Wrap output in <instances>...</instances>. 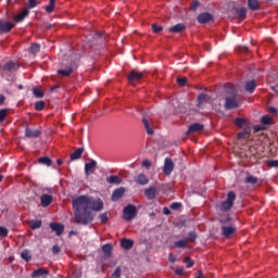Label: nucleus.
Masks as SVG:
<instances>
[{"label":"nucleus","instance_id":"f257e3e1","mask_svg":"<svg viewBox=\"0 0 278 278\" xmlns=\"http://www.w3.org/2000/svg\"><path fill=\"white\" fill-rule=\"evenodd\" d=\"M72 210L76 225H89L94 220L92 212L103 210V201L101 199L93 200L89 195H78L72 200Z\"/></svg>","mask_w":278,"mask_h":278},{"label":"nucleus","instance_id":"f03ea898","mask_svg":"<svg viewBox=\"0 0 278 278\" xmlns=\"http://www.w3.org/2000/svg\"><path fill=\"white\" fill-rule=\"evenodd\" d=\"M233 203H236V192L229 191L227 193V199L220 204V211L229 212V210L233 207Z\"/></svg>","mask_w":278,"mask_h":278},{"label":"nucleus","instance_id":"7ed1b4c3","mask_svg":"<svg viewBox=\"0 0 278 278\" xmlns=\"http://www.w3.org/2000/svg\"><path fill=\"white\" fill-rule=\"evenodd\" d=\"M138 216V208H136V205L134 204H128L126 207L123 210V218L124 220H134Z\"/></svg>","mask_w":278,"mask_h":278},{"label":"nucleus","instance_id":"20e7f679","mask_svg":"<svg viewBox=\"0 0 278 278\" xmlns=\"http://www.w3.org/2000/svg\"><path fill=\"white\" fill-rule=\"evenodd\" d=\"M224 108L225 110H236L240 108V100H238V96H227Z\"/></svg>","mask_w":278,"mask_h":278},{"label":"nucleus","instance_id":"39448f33","mask_svg":"<svg viewBox=\"0 0 278 278\" xmlns=\"http://www.w3.org/2000/svg\"><path fill=\"white\" fill-rule=\"evenodd\" d=\"M220 229H222V236H224V238H226L227 240H229V238H231L233 233L238 231V228H236V226L233 225L222 226Z\"/></svg>","mask_w":278,"mask_h":278},{"label":"nucleus","instance_id":"423d86ee","mask_svg":"<svg viewBox=\"0 0 278 278\" xmlns=\"http://www.w3.org/2000/svg\"><path fill=\"white\" fill-rule=\"evenodd\" d=\"M14 27V23L0 20V34H10Z\"/></svg>","mask_w":278,"mask_h":278},{"label":"nucleus","instance_id":"0eeeda50","mask_svg":"<svg viewBox=\"0 0 278 278\" xmlns=\"http://www.w3.org/2000/svg\"><path fill=\"white\" fill-rule=\"evenodd\" d=\"M77 68V63L72 62L65 70H59L58 74L62 75V77H68L73 75V72L76 71Z\"/></svg>","mask_w":278,"mask_h":278},{"label":"nucleus","instance_id":"6e6552de","mask_svg":"<svg viewBox=\"0 0 278 278\" xmlns=\"http://www.w3.org/2000/svg\"><path fill=\"white\" fill-rule=\"evenodd\" d=\"M173 170H175V163L173 162V159L166 157L165 163H164L163 173H164V175H166L168 177L170 175V173H173Z\"/></svg>","mask_w":278,"mask_h":278},{"label":"nucleus","instance_id":"1a4fd4ad","mask_svg":"<svg viewBox=\"0 0 278 278\" xmlns=\"http://www.w3.org/2000/svg\"><path fill=\"white\" fill-rule=\"evenodd\" d=\"M142 77H144V72H138L136 70H132L128 74L127 79H128V81H140V79H142Z\"/></svg>","mask_w":278,"mask_h":278},{"label":"nucleus","instance_id":"9d476101","mask_svg":"<svg viewBox=\"0 0 278 278\" xmlns=\"http://www.w3.org/2000/svg\"><path fill=\"white\" fill-rule=\"evenodd\" d=\"M97 170V161L90 160L89 163L85 164V175L88 177L89 175H92Z\"/></svg>","mask_w":278,"mask_h":278},{"label":"nucleus","instance_id":"9b49d317","mask_svg":"<svg viewBox=\"0 0 278 278\" xmlns=\"http://www.w3.org/2000/svg\"><path fill=\"white\" fill-rule=\"evenodd\" d=\"M142 123L144 126V129L147 130L148 136H153V124L151 123V118L144 116L142 117Z\"/></svg>","mask_w":278,"mask_h":278},{"label":"nucleus","instance_id":"f8f14e48","mask_svg":"<svg viewBox=\"0 0 278 278\" xmlns=\"http://www.w3.org/2000/svg\"><path fill=\"white\" fill-rule=\"evenodd\" d=\"M203 129H205V126L201 123H195V124H191L189 127H188V130H187V134L190 135V134H197L199 131H203Z\"/></svg>","mask_w":278,"mask_h":278},{"label":"nucleus","instance_id":"ddd939ff","mask_svg":"<svg viewBox=\"0 0 278 278\" xmlns=\"http://www.w3.org/2000/svg\"><path fill=\"white\" fill-rule=\"evenodd\" d=\"M214 16L211 13L204 12L198 15V23L205 25V23H210Z\"/></svg>","mask_w":278,"mask_h":278},{"label":"nucleus","instance_id":"4468645a","mask_svg":"<svg viewBox=\"0 0 278 278\" xmlns=\"http://www.w3.org/2000/svg\"><path fill=\"white\" fill-rule=\"evenodd\" d=\"M50 229L56 233V236H62L64 233V225L60 223H50Z\"/></svg>","mask_w":278,"mask_h":278},{"label":"nucleus","instance_id":"2eb2a0df","mask_svg":"<svg viewBox=\"0 0 278 278\" xmlns=\"http://www.w3.org/2000/svg\"><path fill=\"white\" fill-rule=\"evenodd\" d=\"M144 197H147V199L149 201H153V199H155V197H157V188L150 187V188L146 189Z\"/></svg>","mask_w":278,"mask_h":278},{"label":"nucleus","instance_id":"dca6fc26","mask_svg":"<svg viewBox=\"0 0 278 278\" xmlns=\"http://www.w3.org/2000/svg\"><path fill=\"white\" fill-rule=\"evenodd\" d=\"M40 201L42 207H49V205L53 203V195L45 193L40 197Z\"/></svg>","mask_w":278,"mask_h":278},{"label":"nucleus","instance_id":"f3484780","mask_svg":"<svg viewBox=\"0 0 278 278\" xmlns=\"http://www.w3.org/2000/svg\"><path fill=\"white\" fill-rule=\"evenodd\" d=\"M124 194H125V187L115 189L112 193V201H118L119 199H123Z\"/></svg>","mask_w":278,"mask_h":278},{"label":"nucleus","instance_id":"a211bd4d","mask_svg":"<svg viewBox=\"0 0 278 278\" xmlns=\"http://www.w3.org/2000/svg\"><path fill=\"white\" fill-rule=\"evenodd\" d=\"M169 34H181V31H186V25L176 24L168 28Z\"/></svg>","mask_w":278,"mask_h":278},{"label":"nucleus","instance_id":"6ab92c4d","mask_svg":"<svg viewBox=\"0 0 278 278\" xmlns=\"http://www.w3.org/2000/svg\"><path fill=\"white\" fill-rule=\"evenodd\" d=\"M49 270L45 268H38L30 275L31 278H40V277H48Z\"/></svg>","mask_w":278,"mask_h":278},{"label":"nucleus","instance_id":"aec40b11","mask_svg":"<svg viewBox=\"0 0 278 278\" xmlns=\"http://www.w3.org/2000/svg\"><path fill=\"white\" fill-rule=\"evenodd\" d=\"M121 247L125 251H129L130 249H134V240L124 238L121 241Z\"/></svg>","mask_w":278,"mask_h":278},{"label":"nucleus","instance_id":"412c9836","mask_svg":"<svg viewBox=\"0 0 278 278\" xmlns=\"http://www.w3.org/2000/svg\"><path fill=\"white\" fill-rule=\"evenodd\" d=\"M256 88H257V83L255 80H248L245 83V91L250 92V94H253Z\"/></svg>","mask_w":278,"mask_h":278},{"label":"nucleus","instance_id":"4be33fe9","mask_svg":"<svg viewBox=\"0 0 278 278\" xmlns=\"http://www.w3.org/2000/svg\"><path fill=\"white\" fill-rule=\"evenodd\" d=\"M197 101L199 108H203L204 103H210V96L207 93H201L200 96H198Z\"/></svg>","mask_w":278,"mask_h":278},{"label":"nucleus","instance_id":"5701e85b","mask_svg":"<svg viewBox=\"0 0 278 278\" xmlns=\"http://www.w3.org/2000/svg\"><path fill=\"white\" fill-rule=\"evenodd\" d=\"M27 16H29V11L27 9H25L14 17V22L23 23V21H25V18H27Z\"/></svg>","mask_w":278,"mask_h":278},{"label":"nucleus","instance_id":"b1692460","mask_svg":"<svg viewBox=\"0 0 278 278\" xmlns=\"http://www.w3.org/2000/svg\"><path fill=\"white\" fill-rule=\"evenodd\" d=\"M25 136H26V138H39L40 130L31 129V128H26L25 129Z\"/></svg>","mask_w":278,"mask_h":278},{"label":"nucleus","instance_id":"393cba45","mask_svg":"<svg viewBox=\"0 0 278 278\" xmlns=\"http://www.w3.org/2000/svg\"><path fill=\"white\" fill-rule=\"evenodd\" d=\"M135 181L139 186H147V184H149V178H147V175L144 174H139L137 177H135Z\"/></svg>","mask_w":278,"mask_h":278},{"label":"nucleus","instance_id":"a878e982","mask_svg":"<svg viewBox=\"0 0 278 278\" xmlns=\"http://www.w3.org/2000/svg\"><path fill=\"white\" fill-rule=\"evenodd\" d=\"M225 91L227 92V94H230V97H236L238 90L236 89V86H233V84H226L225 85Z\"/></svg>","mask_w":278,"mask_h":278},{"label":"nucleus","instance_id":"bb28decb","mask_svg":"<svg viewBox=\"0 0 278 278\" xmlns=\"http://www.w3.org/2000/svg\"><path fill=\"white\" fill-rule=\"evenodd\" d=\"M248 8L252 12L260 10V1L258 0H248Z\"/></svg>","mask_w":278,"mask_h":278},{"label":"nucleus","instance_id":"cd10ccee","mask_svg":"<svg viewBox=\"0 0 278 278\" xmlns=\"http://www.w3.org/2000/svg\"><path fill=\"white\" fill-rule=\"evenodd\" d=\"M235 12L239 18V21H244L247 18V9L245 8H237L235 9Z\"/></svg>","mask_w":278,"mask_h":278},{"label":"nucleus","instance_id":"c85d7f7f","mask_svg":"<svg viewBox=\"0 0 278 278\" xmlns=\"http://www.w3.org/2000/svg\"><path fill=\"white\" fill-rule=\"evenodd\" d=\"M112 244L111 243H106L104 245H102V251L104 253V257H112Z\"/></svg>","mask_w":278,"mask_h":278},{"label":"nucleus","instance_id":"c756f323","mask_svg":"<svg viewBox=\"0 0 278 278\" xmlns=\"http://www.w3.org/2000/svg\"><path fill=\"white\" fill-rule=\"evenodd\" d=\"M83 153H84V148H78L76 151H74L71 154V160L72 161L79 160L81 157Z\"/></svg>","mask_w":278,"mask_h":278},{"label":"nucleus","instance_id":"7c9ffc66","mask_svg":"<svg viewBox=\"0 0 278 278\" xmlns=\"http://www.w3.org/2000/svg\"><path fill=\"white\" fill-rule=\"evenodd\" d=\"M38 163L42 164L43 166H51V164H53V161H51V157L49 156H42L38 159Z\"/></svg>","mask_w":278,"mask_h":278},{"label":"nucleus","instance_id":"2f4dec72","mask_svg":"<svg viewBox=\"0 0 278 278\" xmlns=\"http://www.w3.org/2000/svg\"><path fill=\"white\" fill-rule=\"evenodd\" d=\"M108 184H114L115 186H118L122 184V179L118 176H110L109 178H106Z\"/></svg>","mask_w":278,"mask_h":278},{"label":"nucleus","instance_id":"473e14b6","mask_svg":"<svg viewBox=\"0 0 278 278\" xmlns=\"http://www.w3.org/2000/svg\"><path fill=\"white\" fill-rule=\"evenodd\" d=\"M29 227L33 230L40 229V227H42V220H40V219L30 220L29 222Z\"/></svg>","mask_w":278,"mask_h":278},{"label":"nucleus","instance_id":"72a5a7b5","mask_svg":"<svg viewBox=\"0 0 278 278\" xmlns=\"http://www.w3.org/2000/svg\"><path fill=\"white\" fill-rule=\"evenodd\" d=\"M29 53L31 55H36V53H40V43H33L30 47H29Z\"/></svg>","mask_w":278,"mask_h":278},{"label":"nucleus","instance_id":"f704fd0d","mask_svg":"<svg viewBox=\"0 0 278 278\" xmlns=\"http://www.w3.org/2000/svg\"><path fill=\"white\" fill-rule=\"evenodd\" d=\"M174 245L176 247V249H186V247H188V240L181 239V240L175 241Z\"/></svg>","mask_w":278,"mask_h":278},{"label":"nucleus","instance_id":"c9c22d12","mask_svg":"<svg viewBox=\"0 0 278 278\" xmlns=\"http://www.w3.org/2000/svg\"><path fill=\"white\" fill-rule=\"evenodd\" d=\"M16 68V63L12 62V61H9L7 62L4 65H3V70L4 71H9V72H12Z\"/></svg>","mask_w":278,"mask_h":278},{"label":"nucleus","instance_id":"e433bc0d","mask_svg":"<svg viewBox=\"0 0 278 278\" xmlns=\"http://www.w3.org/2000/svg\"><path fill=\"white\" fill-rule=\"evenodd\" d=\"M258 181H260V178L255 176H248L245 178V184H251L252 186H255V184H257Z\"/></svg>","mask_w":278,"mask_h":278},{"label":"nucleus","instance_id":"4c0bfd02","mask_svg":"<svg viewBox=\"0 0 278 278\" xmlns=\"http://www.w3.org/2000/svg\"><path fill=\"white\" fill-rule=\"evenodd\" d=\"M21 257L22 260H24L25 262H30L31 261V254L28 252V250H24L21 253Z\"/></svg>","mask_w":278,"mask_h":278},{"label":"nucleus","instance_id":"58836bf2","mask_svg":"<svg viewBox=\"0 0 278 278\" xmlns=\"http://www.w3.org/2000/svg\"><path fill=\"white\" fill-rule=\"evenodd\" d=\"M54 9L55 0H50L49 4L46 7V12H48V14H51V12H53Z\"/></svg>","mask_w":278,"mask_h":278},{"label":"nucleus","instance_id":"ea45409f","mask_svg":"<svg viewBox=\"0 0 278 278\" xmlns=\"http://www.w3.org/2000/svg\"><path fill=\"white\" fill-rule=\"evenodd\" d=\"M33 94H35L37 99H42V97H45V92L38 87L33 89Z\"/></svg>","mask_w":278,"mask_h":278},{"label":"nucleus","instance_id":"a19ab883","mask_svg":"<svg viewBox=\"0 0 278 278\" xmlns=\"http://www.w3.org/2000/svg\"><path fill=\"white\" fill-rule=\"evenodd\" d=\"M235 124L237 125V127H243L247 125V119L238 117L235 119Z\"/></svg>","mask_w":278,"mask_h":278},{"label":"nucleus","instance_id":"79ce46f5","mask_svg":"<svg viewBox=\"0 0 278 278\" xmlns=\"http://www.w3.org/2000/svg\"><path fill=\"white\" fill-rule=\"evenodd\" d=\"M273 118L269 115H264L261 119L262 125H270Z\"/></svg>","mask_w":278,"mask_h":278},{"label":"nucleus","instance_id":"37998d69","mask_svg":"<svg viewBox=\"0 0 278 278\" xmlns=\"http://www.w3.org/2000/svg\"><path fill=\"white\" fill-rule=\"evenodd\" d=\"M99 218L101 220V224L102 225H105L109 220V217H108V212H104L102 214L99 215Z\"/></svg>","mask_w":278,"mask_h":278},{"label":"nucleus","instance_id":"c03bdc74","mask_svg":"<svg viewBox=\"0 0 278 278\" xmlns=\"http://www.w3.org/2000/svg\"><path fill=\"white\" fill-rule=\"evenodd\" d=\"M151 27H152L153 34H160V31L164 29V27L156 25L155 23H153Z\"/></svg>","mask_w":278,"mask_h":278},{"label":"nucleus","instance_id":"a18cd8bd","mask_svg":"<svg viewBox=\"0 0 278 278\" xmlns=\"http://www.w3.org/2000/svg\"><path fill=\"white\" fill-rule=\"evenodd\" d=\"M184 262L187 264V268H192L194 266V261H192L189 256H186Z\"/></svg>","mask_w":278,"mask_h":278},{"label":"nucleus","instance_id":"49530a36","mask_svg":"<svg viewBox=\"0 0 278 278\" xmlns=\"http://www.w3.org/2000/svg\"><path fill=\"white\" fill-rule=\"evenodd\" d=\"M45 101H38V102H36L35 103V110L37 111V112H41V110L45 108Z\"/></svg>","mask_w":278,"mask_h":278},{"label":"nucleus","instance_id":"de8ad7c7","mask_svg":"<svg viewBox=\"0 0 278 278\" xmlns=\"http://www.w3.org/2000/svg\"><path fill=\"white\" fill-rule=\"evenodd\" d=\"M197 238H198L197 232L191 231V232L188 233V240H189V242H195V241H197Z\"/></svg>","mask_w":278,"mask_h":278},{"label":"nucleus","instance_id":"09e8293b","mask_svg":"<svg viewBox=\"0 0 278 278\" xmlns=\"http://www.w3.org/2000/svg\"><path fill=\"white\" fill-rule=\"evenodd\" d=\"M5 116H8V109L0 110V123H3V121H5Z\"/></svg>","mask_w":278,"mask_h":278},{"label":"nucleus","instance_id":"8fccbe9b","mask_svg":"<svg viewBox=\"0 0 278 278\" xmlns=\"http://www.w3.org/2000/svg\"><path fill=\"white\" fill-rule=\"evenodd\" d=\"M267 166L269 168H277L278 167V161L277 160L267 161Z\"/></svg>","mask_w":278,"mask_h":278},{"label":"nucleus","instance_id":"3c124183","mask_svg":"<svg viewBox=\"0 0 278 278\" xmlns=\"http://www.w3.org/2000/svg\"><path fill=\"white\" fill-rule=\"evenodd\" d=\"M177 84L181 87L186 86V84H188V78L186 77H179L177 78Z\"/></svg>","mask_w":278,"mask_h":278},{"label":"nucleus","instance_id":"603ef678","mask_svg":"<svg viewBox=\"0 0 278 278\" xmlns=\"http://www.w3.org/2000/svg\"><path fill=\"white\" fill-rule=\"evenodd\" d=\"M199 5H201V2H199V0H193L190 10H192V12H197V8H199Z\"/></svg>","mask_w":278,"mask_h":278},{"label":"nucleus","instance_id":"864d4df0","mask_svg":"<svg viewBox=\"0 0 278 278\" xmlns=\"http://www.w3.org/2000/svg\"><path fill=\"white\" fill-rule=\"evenodd\" d=\"M0 238H8V228L0 227Z\"/></svg>","mask_w":278,"mask_h":278},{"label":"nucleus","instance_id":"5fc2aeb1","mask_svg":"<svg viewBox=\"0 0 278 278\" xmlns=\"http://www.w3.org/2000/svg\"><path fill=\"white\" fill-rule=\"evenodd\" d=\"M121 273H122L121 267H116V269H115L114 273L112 274V277H113V278H121Z\"/></svg>","mask_w":278,"mask_h":278},{"label":"nucleus","instance_id":"6e6d98bb","mask_svg":"<svg viewBox=\"0 0 278 278\" xmlns=\"http://www.w3.org/2000/svg\"><path fill=\"white\" fill-rule=\"evenodd\" d=\"M61 251H62V249L60 248V245L55 244V245L52 247L53 255L60 254Z\"/></svg>","mask_w":278,"mask_h":278},{"label":"nucleus","instance_id":"4d7b16f0","mask_svg":"<svg viewBox=\"0 0 278 278\" xmlns=\"http://www.w3.org/2000/svg\"><path fill=\"white\" fill-rule=\"evenodd\" d=\"M220 225H227V223H231V217L227 215L225 218L219 220Z\"/></svg>","mask_w":278,"mask_h":278},{"label":"nucleus","instance_id":"13d9d810","mask_svg":"<svg viewBox=\"0 0 278 278\" xmlns=\"http://www.w3.org/2000/svg\"><path fill=\"white\" fill-rule=\"evenodd\" d=\"M168 262H169L170 264H175V263L177 262V256H175V254L170 253V254L168 255Z\"/></svg>","mask_w":278,"mask_h":278},{"label":"nucleus","instance_id":"bf43d9fd","mask_svg":"<svg viewBox=\"0 0 278 278\" xmlns=\"http://www.w3.org/2000/svg\"><path fill=\"white\" fill-rule=\"evenodd\" d=\"M247 136H249V130L244 129L243 131L238 134V138L242 139V138H247Z\"/></svg>","mask_w":278,"mask_h":278},{"label":"nucleus","instance_id":"052dcab7","mask_svg":"<svg viewBox=\"0 0 278 278\" xmlns=\"http://www.w3.org/2000/svg\"><path fill=\"white\" fill-rule=\"evenodd\" d=\"M181 207V203L174 202L170 204V210H179Z\"/></svg>","mask_w":278,"mask_h":278},{"label":"nucleus","instance_id":"680f3d73","mask_svg":"<svg viewBox=\"0 0 278 278\" xmlns=\"http://www.w3.org/2000/svg\"><path fill=\"white\" fill-rule=\"evenodd\" d=\"M239 51L241 53H250L249 47H247V46L239 47Z\"/></svg>","mask_w":278,"mask_h":278},{"label":"nucleus","instance_id":"e2e57ef3","mask_svg":"<svg viewBox=\"0 0 278 278\" xmlns=\"http://www.w3.org/2000/svg\"><path fill=\"white\" fill-rule=\"evenodd\" d=\"M176 275H186V270L184 269V267H178L175 270Z\"/></svg>","mask_w":278,"mask_h":278},{"label":"nucleus","instance_id":"0e129e2a","mask_svg":"<svg viewBox=\"0 0 278 278\" xmlns=\"http://www.w3.org/2000/svg\"><path fill=\"white\" fill-rule=\"evenodd\" d=\"M253 129H254L255 132L264 131V126H262V125H255V126L253 127Z\"/></svg>","mask_w":278,"mask_h":278},{"label":"nucleus","instance_id":"69168bd1","mask_svg":"<svg viewBox=\"0 0 278 278\" xmlns=\"http://www.w3.org/2000/svg\"><path fill=\"white\" fill-rule=\"evenodd\" d=\"M28 5H29V8H36V5H38V1L37 0H28Z\"/></svg>","mask_w":278,"mask_h":278},{"label":"nucleus","instance_id":"338daca9","mask_svg":"<svg viewBox=\"0 0 278 278\" xmlns=\"http://www.w3.org/2000/svg\"><path fill=\"white\" fill-rule=\"evenodd\" d=\"M142 166H143L144 168H150L151 162H150L149 160H144V161L142 162Z\"/></svg>","mask_w":278,"mask_h":278},{"label":"nucleus","instance_id":"774afa93","mask_svg":"<svg viewBox=\"0 0 278 278\" xmlns=\"http://www.w3.org/2000/svg\"><path fill=\"white\" fill-rule=\"evenodd\" d=\"M163 214H165V216H170V208L164 207L163 208Z\"/></svg>","mask_w":278,"mask_h":278}]
</instances>
